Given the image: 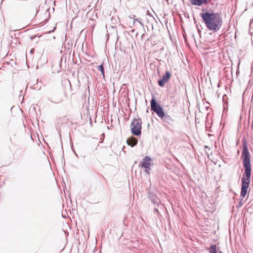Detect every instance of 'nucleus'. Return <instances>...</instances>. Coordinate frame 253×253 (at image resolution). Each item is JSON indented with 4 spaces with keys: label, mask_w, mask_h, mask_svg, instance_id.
<instances>
[{
    "label": "nucleus",
    "mask_w": 253,
    "mask_h": 253,
    "mask_svg": "<svg viewBox=\"0 0 253 253\" xmlns=\"http://www.w3.org/2000/svg\"><path fill=\"white\" fill-rule=\"evenodd\" d=\"M242 157L243 158V167L245 169V171L241 179L242 183L240 197H242V198L240 199L239 202L240 206L242 205V201L247 193V190L250 183L252 171L250 154L246 142L243 144Z\"/></svg>",
    "instance_id": "nucleus-1"
},
{
    "label": "nucleus",
    "mask_w": 253,
    "mask_h": 253,
    "mask_svg": "<svg viewBox=\"0 0 253 253\" xmlns=\"http://www.w3.org/2000/svg\"><path fill=\"white\" fill-rule=\"evenodd\" d=\"M200 16L210 31L216 32L221 28L222 25V17L218 13L206 11L201 13Z\"/></svg>",
    "instance_id": "nucleus-2"
},
{
    "label": "nucleus",
    "mask_w": 253,
    "mask_h": 253,
    "mask_svg": "<svg viewBox=\"0 0 253 253\" xmlns=\"http://www.w3.org/2000/svg\"><path fill=\"white\" fill-rule=\"evenodd\" d=\"M141 120L139 118H134L131 124V133L136 136H139L141 134Z\"/></svg>",
    "instance_id": "nucleus-3"
},
{
    "label": "nucleus",
    "mask_w": 253,
    "mask_h": 253,
    "mask_svg": "<svg viewBox=\"0 0 253 253\" xmlns=\"http://www.w3.org/2000/svg\"><path fill=\"white\" fill-rule=\"evenodd\" d=\"M150 103L151 110L154 111L159 117L164 112L163 108L154 98L151 99Z\"/></svg>",
    "instance_id": "nucleus-4"
},
{
    "label": "nucleus",
    "mask_w": 253,
    "mask_h": 253,
    "mask_svg": "<svg viewBox=\"0 0 253 253\" xmlns=\"http://www.w3.org/2000/svg\"><path fill=\"white\" fill-rule=\"evenodd\" d=\"M151 159L149 156H146L139 164V167L144 168V171L148 174L150 173L151 170Z\"/></svg>",
    "instance_id": "nucleus-5"
},
{
    "label": "nucleus",
    "mask_w": 253,
    "mask_h": 253,
    "mask_svg": "<svg viewBox=\"0 0 253 253\" xmlns=\"http://www.w3.org/2000/svg\"><path fill=\"white\" fill-rule=\"evenodd\" d=\"M162 121L167 123L170 125H172L174 123V120L168 114L165 113L164 112L159 117Z\"/></svg>",
    "instance_id": "nucleus-6"
},
{
    "label": "nucleus",
    "mask_w": 253,
    "mask_h": 253,
    "mask_svg": "<svg viewBox=\"0 0 253 253\" xmlns=\"http://www.w3.org/2000/svg\"><path fill=\"white\" fill-rule=\"evenodd\" d=\"M148 198L150 200L154 206L156 205L157 207H159L161 205V201L154 193L149 191L148 193Z\"/></svg>",
    "instance_id": "nucleus-7"
},
{
    "label": "nucleus",
    "mask_w": 253,
    "mask_h": 253,
    "mask_svg": "<svg viewBox=\"0 0 253 253\" xmlns=\"http://www.w3.org/2000/svg\"><path fill=\"white\" fill-rule=\"evenodd\" d=\"M171 77V73L169 71H166L163 77L158 81V84L161 87H163L165 84L169 81Z\"/></svg>",
    "instance_id": "nucleus-8"
},
{
    "label": "nucleus",
    "mask_w": 253,
    "mask_h": 253,
    "mask_svg": "<svg viewBox=\"0 0 253 253\" xmlns=\"http://www.w3.org/2000/svg\"><path fill=\"white\" fill-rule=\"evenodd\" d=\"M192 4L197 6H201L203 4H207L208 0H190Z\"/></svg>",
    "instance_id": "nucleus-9"
},
{
    "label": "nucleus",
    "mask_w": 253,
    "mask_h": 253,
    "mask_svg": "<svg viewBox=\"0 0 253 253\" xmlns=\"http://www.w3.org/2000/svg\"><path fill=\"white\" fill-rule=\"evenodd\" d=\"M126 142L128 145L130 146L131 147H133L137 144L138 140L135 137H131L127 139Z\"/></svg>",
    "instance_id": "nucleus-10"
},
{
    "label": "nucleus",
    "mask_w": 253,
    "mask_h": 253,
    "mask_svg": "<svg viewBox=\"0 0 253 253\" xmlns=\"http://www.w3.org/2000/svg\"><path fill=\"white\" fill-rule=\"evenodd\" d=\"M209 252L210 253H222V252L220 251H219L218 252L216 250V246L215 245H212L209 248Z\"/></svg>",
    "instance_id": "nucleus-11"
},
{
    "label": "nucleus",
    "mask_w": 253,
    "mask_h": 253,
    "mask_svg": "<svg viewBox=\"0 0 253 253\" xmlns=\"http://www.w3.org/2000/svg\"><path fill=\"white\" fill-rule=\"evenodd\" d=\"M134 17H135V15H133V25L134 26H136L135 25V23H136V22H138L139 23V24L141 26V27L143 28H144V24L141 22L142 19L140 18H134Z\"/></svg>",
    "instance_id": "nucleus-12"
},
{
    "label": "nucleus",
    "mask_w": 253,
    "mask_h": 253,
    "mask_svg": "<svg viewBox=\"0 0 253 253\" xmlns=\"http://www.w3.org/2000/svg\"><path fill=\"white\" fill-rule=\"evenodd\" d=\"M98 69L99 71H100L101 72V74L103 75V77H104L105 75H104V67H103V65L102 64L98 67Z\"/></svg>",
    "instance_id": "nucleus-13"
},
{
    "label": "nucleus",
    "mask_w": 253,
    "mask_h": 253,
    "mask_svg": "<svg viewBox=\"0 0 253 253\" xmlns=\"http://www.w3.org/2000/svg\"><path fill=\"white\" fill-rule=\"evenodd\" d=\"M157 207H158L156 205L155 206L154 212V213H157L158 214H159V211H158V209Z\"/></svg>",
    "instance_id": "nucleus-14"
},
{
    "label": "nucleus",
    "mask_w": 253,
    "mask_h": 253,
    "mask_svg": "<svg viewBox=\"0 0 253 253\" xmlns=\"http://www.w3.org/2000/svg\"><path fill=\"white\" fill-rule=\"evenodd\" d=\"M147 15H148L149 16L152 17L153 19H154L153 15L150 13V12L149 11H147Z\"/></svg>",
    "instance_id": "nucleus-15"
},
{
    "label": "nucleus",
    "mask_w": 253,
    "mask_h": 253,
    "mask_svg": "<svg viewBox=\"0 0 253 253\" xmlns=\"http://www.w3.org/2000/svg\"><path fill=\"white\" fill-rule=\"evenodd\" d=\"M145 37H146V34L144 33H143V34L142 35V36H141V38H142V39H144V38H145Z\"/></svg>",
    "instance_id": "nucleus-16"
},
{
    "label": "nucleus",
    "mask_w": 253,
    "mask_h": 253,
    "mask_svg": "<svg viewBox=\"0 0 253 253\" xmlns=\"http://www.w3.org/2000/svg\"><path fill=\"white\" fill-rule=\"evenodd\" d=\"M205 149H209L210 150V148H209V147H208V146H205Z\"/></svg>",
    "instance_id": "nucleus-17"
},
{
    "label": "nucleus",
    "mask_w": 253,
    "mask_h": 253,
    "mask_svg": "<svg viewBox=\"0 0 253 253\" xmlns=\"http://www.w3.org/2000/svg\"><path fill=\"white\" fill-rule=\"evenodd\" d=\"M34 49H32L31 50V53H33V52H34Z\"/></svg>",
    "instance_id": "nucleus-18"
},
{
    "label": "nucleus",
    "mask_w": 253,
    "mask_h": 253,
    "mask_svg": "<svg viewBox=\"0 0 253 253\" xmlns=\"http://www.w3.org/2000/svg\"><path fill=\"white\" fill-rule=\"evenodd\" d=\"M134 31H135L134 29H132L131 31V32H134Z\"/></svg>",
    "instance_id": "nucleus-19"
}]
</instances>
